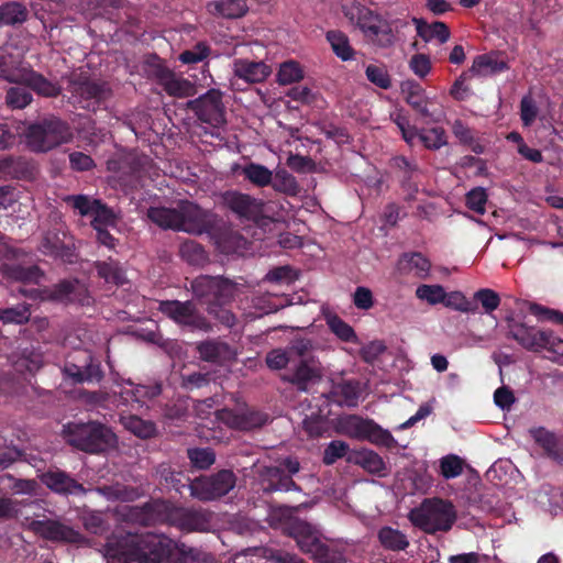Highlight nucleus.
Segmentation results:
<instances>
[{"label":"nucleus","mask_w":563,"mask_h":563,"mask_svg":"<svg viewBox=\"0 0 563 563\" xmlns=\"http://www.w3.org/2000/svg\"><path fill=\"white\" fill-rule=\"evenodd\" d=\"M173 540L165 534L147 532L126 534L109 543V555L120 563H166Z\"/></svg>","instance_id":"nucleus-1"},{"label":"nucleus","mask_w":563,"mask_h":563,"mask_svg":"<svg viewBox=\"0 0 563 563\" xmlns=\"http://www.w3.org/2000/svg\"><path fill=\"white\" fill-rule=\"evenodd\" d=\"M64 441L88 454H102L118 446V437L110 427L96 420L69 421L63 426Z\"/></svg>","instance_id":"nucleus-2"},{"label":"nucleus","mask_w":563,"mask_h":563,"mask_svg":"<svg viewBox=\"0 0 563 563\" xmlns=\"http://www.w3.org/2000/svg\"><path fill=\"white\" fill-rule=\"evenodd\" d=\"M408 518L415 527L434 534L438 531L451 530L456 520V511L449 500L427 498L419 507L410 510Z\"/></svg>","instance_id":"nucleus-3"},{"label":"nucleus","mask_w":563,"mask_h":563,"mask_svg":"<svg viewBox=\"0 0 563 563\" xmlns=\"http://www.w3.org/2000/svg\"><path fill=\"white\" fill-rule=\"evenodd\" d=\"M24 135L27 147L35 153L48 152L73 137L68 123L54 115L30 124Z\"/></svg>","instance_id":"nucleus-4"},{"label":"nucleus","mask_w":563,"mask_h":563,"mask_svg":"<svg viewBox=\"0 0 563 563\" xmlns=\"http://www.w3.org/2000/svg\"><path fill=\"white\" fill-rule=\"evenodd\" d=\"M194 297L207 308L230 305L239 291V284L224 276L201 275L191 282Z\"/></svg>","instance_id":"nucleus-5"},{"label":"nucleus","mask_w":563,"mask_h":563,"mask_svg":"<svg viewBox=\"0 0 563 563\" xmlns=\"http://www.w3.org/2000/svg\"><path fill=\"white\" fill-rule=\"evenodd\" d=\"M236 481L234 472L227 468L200 475L189 483V495L199 501H214L228 495L235 487Z\"/></svg>","instance_id":"nucleus-6"},{"label":"nucleus","mask_w":563,"mask_h":563,"mask_svg":"<svg viewBox=\"0 0 563 563\" xmlns=\"http://www.w3.org/2000/svg\"><path fill=\"white\" fill-rule=\"evenodd\" d=\"M125 521L142 527H152L175 521L174 505L162 498H151L140 506H125L122 511Z\"/></svg>","instance_id":"nucleus-7"},{"label":"nucleus","mask_w":563,"mask_h":563,"mask_svg":"<svg viewBox=\"0 0 563 563\" xmlns=\"http://www.w3.org/2000/svg\"><path fill=\"white\" fill-rule=\"evenodd\" d=\"M298 459L287 456L277 466H262L258 470V477L263 485V492L271 494L275 492H301V487L292 479V475L300 471Z\"/></svg>","instance_id":"nucleus-8"},{"label":"nucleus","mask_w":563,"mask_h":563,"mask_svg":"<svg viewBox=\"0 0 563 563\" xmlns=\"http://www.w3.org/2000/svg\"><path fill=\"white\" fill-rule=\"evenodd\" d=\"M68 91L80 108L91 111H96L101 102H104L112 96V90L108 82L90 79L81 74L69 79Z\"/></svg>","instance_id":"nucleus-9"},{"label":"nucleus","mask_w":563,"mask_h":563,"mask_svg":"<svg viewBox=\"0 0 563 563\" xmlns=\"http://www.w3.org/2000/svg\"><path fill=\"white\" fill-rule=\"evenodd\" d=\"M308 350L303 356H296L291 366L282 375V380L296 387L298 391H308L309 387L321 382V363Z\"/></svg>","instance_id":"nucleus-10"},{"label":"nucleus","mask_w":563,"mask_h":563,"mask_svg":"<svg viewBox=\"0 0 563 563\" xmlns=\"http://www.w3.org/2000/svg\"><path fill=\"white\" fill-rule=\"evenodd\" d=\"M158 310L177 324L188 328L190 331L210 332L212 330L211 323L199 311L192 300L161 301Z\"/></svg>","instance_id":"nucleus-11"},{"label":"nucleus","mask_w":563,"mask_h":563,"mask_svg":"<svg viewBox=\"0 0 563 563\" xmlns=\"http://www.w3.org/2000/svg\"><path fill=\"white\" fill-rule=\"evenodd\" d=\"M186 109L192 111L201 122L212 126L218 128L227 123L225 107L219 89H209L198 98L188 100Z\"/></svg>","instance_id":"nucleus-12"},{"label":"nucleus","mask_w":563,"mask_h":563,"mask_svg":"<svg viewBox=\"0 0 563 563\" xmlns=\"http://www.w3.org/2000/svg\"><path fill=\"white\" fill-rule=\"evenodd\" d=\"M25 521L29 531L47 541L74 544L85 541V537L80 532L60 520L51 518L30 520V518H25Z\"/></svg>","instance_id":"nucleus-13"},{"label":"nucleus","mask_w":563,"mask_h":563,"mask_svg":"<svg viewBox=\"0 0 563 563\" xmlns=\"http://www.w3.org/2000/svg\"><path fill=\"white\" fill-rule=\"evenodd\" d=\"M178 231L201 235L209 232L214 224L213 214L197 203L180 200L178 203Z\"/></svg>","instance_id":"nucleus-14"},{"label":"nucleus","mask_w":563,"mask_h":563,"mask_svg":"<svg viewBox=\"0 0 563 563\" xmlns=\"http://www.w3.org/2000/svg\"><path fill=\"white\" fill-rule=\"evenodd\" d=\"M46 300L70 305L90 306L92 298L86 284L78 278L63 279L44 290Z\"/></svg>","instance_id":"nucleus-15"},{"label":"nucleus","mask_w":563,"mask_h":563,"mask_svg":"<svg viewBox=\"0 0 563 563\" xmlns=\"http://www.w3.org/2000/svg\"><path fill=\"white\" fill-rule=\"evenodd\" d=\"M214 413L219 421L232 429L241 431L261 428L268 419L267 415L249 408L245 402H238L235 409L223 408L217 410Z\"/></svg>","instance_id":"nucleus-16"},{"label":"nucleus","mask_w":563,"mask_h":563,"mask_svg":"<svg viewBox=\"0 0 563 563\" xmlns=\"http://www.w3.org/2000/svg\"><path fill=\"white\" fill-rule=\"evenodd\" d=\"M220 205L241 220L256 221L263 213L264 202L238 190L220 195Z\"/></svg>","instance_id":"nucleus-17"},{"label":"nucleus","mask_w":563,"mask_h":563,"mask_svg":"<svg viewBox=\"0 0 563 563\" xmlns=\"http://www.w3.org/2000/svg\"><path fill=\"white\" fill-rule=\"evenodd\" d=\"M308 350H313L312 341L307 338H296L286 347H276L265 355L266 366L273 371L285 369L291 366L296 356H303Z\"/></svg>","instance_id":"nucleus-18"},{"label":"nucleus","mask_w":563,"mask_h":563,"mask_svg":"<svg viewBox=\"0 0 563 563\" xmlns=\"http://www.w3.org/2000/svg\"><path fill=\"white\" fill-rule=\"evenodd\" d=\"M38 478L49 490L62 496L84 495L87 492L82 484L58 468L48 470L42 473Z\"/></svg>","instance_id":"nucleus-19"},{"label":"nucleus","mask_w":563,"mask_h":563,"mask_svg":"<svg viewBox=\"0 0 563 563\" xmlns=\"http://www.w3.org/2000/svg\"><path fill=\"white\" fill-rule=\"evenodd\" d=\"M347 422L354 428L357 437L366 438L375 444L390 446L395 441L389 431L382 429L373 420L350 416Z\"/></svg>","instance_id":"nucleus-20"},{"label":"nucleus","mask_w":563,"mask_h":563,"mask_svg":"<svg viewBox=\"0 0 563 563\" xmlns=\"http://www.w3.org/2000/svg\"><path fill=\"white\" fill-rule=\"evenodd\" d=\"M66 234L59 230L47 231L41 243L44 254L60 258L67 263L75 262L74 247L65 242Z\"/></svg>","instance_id":"nucleus-21"},{"label":"nucleus","mask_w":563,"mask_h":563,"mask_svg":"<svg viewBox=\"0 0 563 563\" xmlns=\"http://www.w3.org/2000/svg\"><path fill=\"white\" fill-rule=\"evenodd\" d=\"M65 374L70 377L74 383H99L103 378L100 362L95 360L91 354H87L82 365L67 363L64 368Z\"/></svg>","instance_id":"nucleus-22"},{"label":"nucleus","mask_w":563,"mask_h":563,"mask_svg":"<svg viewBox=\"0 0 563 563\" xmlns=\"http://www.w3.org/2000/svg\"><path fill=\"white\" fill-rule=\"evenodd\" d=\"M287 534L294 538L302 552L310 553L321 541L317 530L309 522L295 519L285 528Z\"/></svg>","instance_id":"nucleus-23"},{"label":"nucleus","mask_w":563,"mask_h":563,"mask_svg":"<svg viewBox=\"0 0 563 563\" xmlns=\"http://www.w3.org/2000/svg\"><path fill=\"white\" fill-rule=\"evenodd\" d=\"M155 475L158 483L167 489H173L183 495L189 492V483L192 481L183 471L175 470L169 463L163 462L155 467Z\"/></svg>","instance_id":"nucleus-24"},{"label":"nucleus","mask_w":563,"mask_h":563,"mask_svg":"<svg viewBox=\"0 0 563 563\" xmlns=\"http://www.w3.org/2000/svg\"><path fill=\"white\" fill-rule=\"evenodd\" d=\"M34 177V166L23 156H7L0 159V179H23Z\"/></svg>","instance_id":"nucleus-25"},{"label":"nucleus","mask_w":563,"mask_h":563,"mask_svg":"<svg viewBox=\"0 0 563 563\" xmlns=\"http://www.w3.org/2000/svg\"><path fill=\"white\" fill-rule=\"evenodd\" d=\"M233 71L240 79L257 84L264 81L272 73V69L264 62L239 58L233 63Z\"/></svg>","instance_id":"nucleus-26"},{"label":"nucleus","mask_w":563,"mask_h":563,"mask_svg":"<svg viewBox=\"0 0 563 563\" xmlns=\"http://www.w3.org/2000/svg\"><path fill=\"white\" fill-rule=\"evenodd\" d=\"M510 334L520 345L528 350L537 351L544 349L549 344V330H534L520 324L510 331Z\"/></svg>","instance_id":"nucleus-27"},{"label":"nucleus","mask_w":563,"mask_h":563,"mask_svg":"<svg viewBox=\"0 0 563 563\" xmlns=\"http://www.w3.org/2000/svg\"><path fill=\"white\" fill-rule=\"evenodd\" d=\"M196 350L200 360L210 363H222L233 356L230 345L218 340H205L198 343Z\"/></svg>","instance_id":"nucleus-28"},{"label":"nucleus","mask_w":563,"mask_h":563,"mask_svg":"<svg viewBox=\"0 0 563 563\" xmlns=\"http://www.w3.org/2000/svg\"><path fill=\"white\" fill-rule=\"evenodd\" d=\"M343 12L350 22L358 26L365 35L368 33V26H373L382 18L361 3L343 7Z\"/></svg>","instance_id":"nucleus-29"},{"label":"nucleus","mask_w":563,"mask_h":563,"mask_svg":"<svg viewBox=\"0 0 563 563\" xmlns=\"http://www.w3.org/2000/svg\"><path fill=\"white\" fill-rule=\"evenodd\" d=\"M360 396V382L350 379L335 384L332 390L327 395V398L334 399L335 397H340L342 400H336L340 406L345 405L350 408H354L358 404Z\"/></svg>","instance_id":"nucleus-30"},{"label":"nucleus","mask_w":563,"mask_h":563,"mask_svg":"<svg viewBox=\"0 0 563 563\" xmlns=\"http://www.w3.org/2000/svg\"><path fill=\"white\" fill-rule=\"evenodd\" d=\"M170 550V558L166 563H209L213 560L210 554L185 543L177 544L173 541Z\"/></svg>","instance_id":"nucleus-31"},{"label":"nucleus","mask_w":563,"mask_h":563,"mask_svg":"<svg viewBox=\"0 0 563 563\" xmlns=\"http://www.w3.org/2000/svg\"><path fill=\"white\" fill-rule=\"evenodd\" d=\"M22 84L34 90L37 95L46 98L57 97L62 92L60 86L49 81L42 74L34 70L22 74Z\"/></svg>","instance_id":"nucleus-32"},{"label":"nucleus","mask_w":563,"mask_h":563,"mask_svg":"<svg viewBox=\"0 0 563 563\" xmlns=\"http://www.w3.org/2000/svg\"><path fill=\"white\" fill-rule=\"evenodd\" d=\"M412 22L416 25L418 36H420L424 42L437 38L441 44H444L450 38L451 32L444 22L435 21L428 24L423 19L419 18H412Z\"/></svg>","instance_id":"nucleus-33"},{"label":"nucleus","mask_w":563,"mask_h":563,"mask_svg":"<svg viewBox=\"0 0 563 563\" xmlns=\"http://www.w3.org/2000/svg\"><path fill=\"white\" fill-rule=\"evenodd\" d=\"M498 56L499 54L495 52L476 56L468 71L474 75L487 76L507 69V63L499 59Z\"/></svg>","instance_id":"nucleus-34"},{"label":"nucleus","mask_w":563,"mask_h":563,"mask_svg":"<svg viewBox=\"0 0 563 563\" xmlns=\"http://www.w3.org/2000/svg\"><path fill=\"white\" fill-rule=\"evenodd\" d=\"M347 462L361 466L371 474L384 476L386 464L383 459L372 450L356 451L347 457Z\"/></svg>","instance_id":"nucleus-35"},{"label":"nucleus","mask_w":563,"mask_h":563,"mask_svg":"<svg viewBox=\"0 0 563 563\" xmlns=\"http://www.w3.org/2000/svg\"><path fill=\"white\" fill-rule=\"evenodd\" d=\"M431 263L420 252L404 253L398 261V269L408 274L415 272L420 278L428 276Z\"/></svg>","instance_id":"nucleus-36"},{"label":"nucleus","mask_w":563,"mask_h":563,"mask_svg":"<svg viewBox=\"0 0 563 563\" xmlns=\"http://www.w3.org/2000/svg\"><path fill=\"white\" fill-rule=\"evenodd\" d=\"M176 520L181 529L188 531H203L209 526V517L201 510L183 509L178 511L175 508V521Z\"/></svg>","instance_id":"nucleus-37"},{"label":"nucleus","mask_w":563,"mask_h":563,"mask_svg":"<svg viewBox=\"0 0 563 563\" xmlns=\"http://www.w3.org/2000/svg\"><path fill=\"white\" fill-rule=\"evenodd\" d=\"M146 214L159 228L178 231V206L176 208L150 207Z\"/></svg>","instance_id":"nucleus-38"},{"label":"nucleus","mask_w":563,"mask_h":563,"mask_svg":"<svg viewBox=\"0 0 563 563\" xmlns=\"http://www.w3.org/2000/svg\"><path fill=\"white\" fill-rule=\"evenodd\" d=\"M31 320V305L26 301L0 308V321L3 324L23 325Z\"/></svg>","instance_id":"nucleus-39"},{"label":"nucleus","mask_w":563,"mask_h":563,"mask_svg":"<svg viewBox=\"0 0 563 563\" xmlns=\"http://www.w3.org/2000/svg\"><path fill=\"white\" fill-rule=\"evenodd\" d=\"M529 433L533 440L544 450L545 454L556 461L562 460V454L558 449V439L553 432L543 427L532 428Z\"/></svg>","instance_id":"nucleus-40"},{"label":"nucleus","mask_w":563,"mask_h":563,"mask_svg":"<svg viewBox=\"0 0 563 563\" xmlns=\"http://www.w3.org/2000/svg\"><path fill=\"white\" fill-rule=\"evenodd\" d=\"M323 317L330 331L341 341L352 343H356L358 341L354 329L336 313L329 311L324 312Z\"/></svg>","instance_id":"nucleus-41"},{"label":"nucleus","mask_w":563,"mask_h":563,"mask_svg":"<svg viewBox=\"0 0 563 563\" xmlns=\"http://www.w3.org/2000/svg\"><path fill=\"white\" fill-rule=\"evenodd\" d=\"M378 540L380 544L389 551H402L409 547V541L407 536L402 533L400 530L394 529L391 527H383L378 531Z\"/></svg>","instance_id":"nucleus-42"},{"label":"nucleus","mask_w":563,"mask_h":563,"mask_svg":"<svg viewBox=\"0 0 563 563\" xmlns=\"http://www.w3.org/2000/svg\"><path fill=\"white\" fill-rule=\"evenodd\" d=\"M29 11L20 2L11 1L0 5V25H16L26 21Z\"/></svg>","instance_id":"nucleus-43"},{"label":"nucleus","mask_w":563,"mask_h":563,"mask_svg":"<svg viewBox=\"0 0 563 563\" xmlns=\"http://www.w3.org/2000/svg\"><path fill=\"white\" fill-rule=\"evenodd\" d=\"M277 192L295 197L300 192V186L296 178L285 168L273 173V181L269 184Z\"/></svg>","instance_id":"nucleus-44"},{"label":"nucleus","mask_w":563,"mask_h":563,"mask_svg":"<svg viewBox=\"0 0 563 563\" xmlns=\"http://www.w3.org/2000/svg\"><path fill=\"white\" fill-rule=\"evenodd\" d=\"M186 453L194 470L207 471L216 463L217 456L212 448H188Z\"/></svg>","instance_id":"nucleus-45"},{"label":"nucleus","mask_w":563,"mask_h":563,"mask_svg":"<svg viewBox=\"0 0 563 563\" xmlns=\"http://www.w3.org/2000/svg\"><path fill=\"white\" fill-rule=\"evenodd\" d=\"M241 174L257 187H266L273 181V172L257 163H249L242 166Z\"/></svg>","instance_id":"nucleus-46"},{"label":"nucleus","mask_w":563,"mask_h":563,"mask_svg":"<svg viewBox=\"0 0 563 563\" xmlns=\"http://www.w3.org/2000/svg\"><path fill=\"white\" fill-rule=\"evenodd\" d=\"M99 492L110 500L134 501L141 496L139 488L125 486L122 484L106 485L99 488Z\"/></svg>","instance_id":"nucleus-47"},{"label":"nucleus","mask_w":563,"mask_h":563,"mask_svg":"<svg viewBox=\"0 0 563 563\" xmlns=\"http://www.w3.org/2000/svg\"><path fill=\"white\" fill-rule=\"evenodd\" d=\"M179 254L190 265H203L208 261V254L203 246L194 240H186L179 246Z\"/></svg>","instance_id":"nucleus-48"},{"label":"nucleus","mask_w":563,"mask_h":563,"mask_svg":"<svg viewBox=\"0 0 563 563\" xmlns=\"http://www.w3.org/2000/svg\"><path fill=\"white\" fill-rule=\"evenodd\" d=\"M327 40L339 58L342 60L353 58L354 49L350 45L349 37L343 32L338 30L328 31Z\"/></svg>","instance_id":"nucleus-49"},{"label":"nucleus","mask_w":563,"mask_h":563,"mask_svg":"<svg viewBox=\"0 0 563 563\" xmlns=\"http://www.w3.org/2000/svg\"><path fill=\"white\" fill-rule=\"evenodd\" d=\"M302 429L309 438H320L330 431V422L328 417L319 410L302 420Z\"/></svg>","instance_id":"nucleus-50"},{"label":"nucleus","mask_w":563,"mask_h":563,"mask_svg":"<svg viewBox=\"0 0 563 563\" xmlns=\"http://www.w3.org/2000/svg\"><path fill=\"white\" fill-rule=\"evenodd\" d=\"M366 36L371 37L380 47H390L395 42L393 29L389 22L383 18L373 26H368Z\"/></svg>","instance_id":"nucleus-51"},{"label":"nucleus","mask_w":563,"mask_h":563,"mask_svg":"<svg viewBox=\"0 0 563 563\" xmlns=\"http://www.w3.org/2000/svg\"><path fill=\"white\" fill-rule=\"evenodd\" d=\"M5 275L18 282H36L43 276L42 271L36 265L24 267L20 264L4 265Z\"/></svg>","instance_id":"nucleus-52"},{"label":"nucleus","mask_w":563,"mask_h":563,"mask_svg":"<svg viewBox=\"0 0 563 563\" xmlns=\"http://www.w3.org/2000/svg\"><path fill=\"white\" fill-rule=\"evenodd\" d=\"M124 427L140 439H151L157 434L156 424L150 420H143L137 416H130Z\"/></svg>","instance_id":"nucleus-53"},{"label":"nucleus","mask_w":563,"mask_h":563,"mask_svg":"<svg viewBox=\"0 0 563 563\" xmlns=\"http://www.w3.org/2000/svg\"><path fill=\"white\" fill-rule=\"evenodd\" d=\"M164 90L173 97L185 98L196 93V86L188 79L177 78L173 73L163 86Z\"/></svg>","instance_id":"nucleus-54"},{"label":"nucleus","mask_w":563,"mask_h":563,"mask_svg":"<svg viewBox=\"0 0 563 563\" xmlns=\"http://www.w3.org/2000/svg\"><path fill=\"white\" fill-rule=\"evenodd\" d=\"M93 203L91 227H115L118 218L114 211L99 199H95Z\"/></svg>","instance_id":"nucleus-55"},{"label":"nucleus","mask_w":563,"mask_h":563,"mask_svg":"<svg viewBox=\"0 0 563 563\" xmlns=\"http://www.w3.org/2000/svg\"><path fill=\"white\" fill-rule=\"evenodd\" d=\"M145 71L150 78L156 79L161 86H164L173 74L156 54L151 55L146 59Z\"/></svg>","instance_id":"nucleus-56"},{"label":"nucleus","mask_w":563,"mask_h":563,"mask_svg":"<svg viewBox=\"0 0 563 563\" xmlns=\"http://www.w3.org/2000/svg\"><path fill=\"white\" fill-rule=\"evenodd\" d=\"M33 100L32 93L26 86H16L8 89L5 102L13 109H23Z\"/></svg>","instance_id":"nucleus-57"},{"label":"nucleus","mask_w":563,"mask_h":563,"mask_svg":"<svg viewBox=\"0 0 563 563\" xmlns=\"http://www.w3.org/2000/svg\"><path fill=\"white\" fill-rule=\"evenodd\" d=\"M25 461L31 463L35 457L27 455L24 451L16 446H8L0 444V470H5L16 461Z\"/></svg>","instance_id":"nucleus-58"},{"label":"nucleus","mask_w":563,"mask_h":563,"mask_svg":"<svg viewBox=\"0 0 563 563\" xmlns=\"http://www.w3.org/2000/svg\"><path fill=\"white\" fill-rule=\"evenodd\" d=\"M313 560L317 563H345L346 560L343 553L336 549H332L327 544L320 542L311 552Z\"/></svg>","instance_id":"nucleus-59"},{"label":"nucleus","mask_w":563,"mask_h":563,"mask_svg":"<svg viewBox=\"0 0 563 563\" xmlns=\"http://www.w3.org/2000/svg\"><path fill=\"white\" fill-rule=\"evenodd\" d=\"M419 141L429 150H439L446 144L445 131L440 126L421 129Z\"/></svg>","instance_id":"nucleus-60"},{"label":"nucleus","mask_w":563,"mask_h":563,"mask_svg":"<svg viewBox=\"0 0 563 563\" xmlns=\"http://www.w3.org/2000/svg\"><path fill=\"white\" fill-rule=\"evenodd\" d=\"M303 78L302 69L299 63L295 60H288L279 66L277 74V81L280 85H290L297 82Z\"/></svg>","instance_id":"nucleus-61"},{"label":"nucleus","mask_w":563,"mask_h":563,"mask_svg":"<svg viewBox=\"0 0 563 563\" xmlns=\"http://www.w3.org/2000/svg\"><path fill=\"white\" fill-rule=\"evenodd\" d=\"M85 529L93 534H100L107 530L108 525L101 511L84 510L80 517Z\"/></svg>","instance_id":"nucleus-62"},{"label":"nucleus","mask_w":563,"mask_h":563,"mask_svg":"<svg viewBox=\"0 0 563 563\" xmlns=\"http://www.w3.org/2000/svg\"><path fill=\"white\" fill-rule=\"evenodd\" d=\"M443 303L454 310L461 312H476L477 305L475 301L467 299L461 291H451L446 294Z\"/></svg>","instance_id":"nucleus-63"},{"label":"nucleus","mask_w":563,"mask_h":563,"mask_svg":"<svg viewBox=\"0 0 563 563\" xmlns=\"http://www.w3.org/2000/svg\"><path fill=\"white\" fill-rule=\"evenodd\" d=\"M471 301H475L477 306L481 303L484 311L486 313H490L498 308L500 303V297L493 289L482 288L474 294V297Z\"/></svg>","instance_id":"nucleus-64"}]
</instances>
